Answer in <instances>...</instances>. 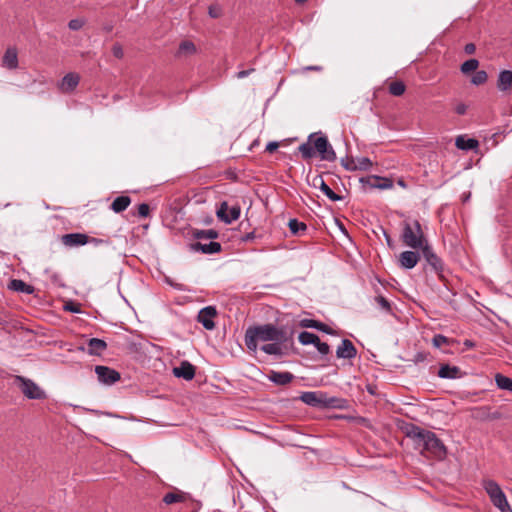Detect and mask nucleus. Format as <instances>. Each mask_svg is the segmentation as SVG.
<instances>
[{"mask_svg":"<svg viewBox=\"0 0 512 512\" xmlns=\"http://www.w3.org/2000/svg\"><path fill=\"white\" fill-rule=\"evenodd\" d=\"M361 183L367 185L371 189H391L393 187V181L386 177H380L371 175L360 179Z\"/></svg>","mask_w":512,"mask_h":512,"instance_id":"f8f14e48","label":"nucleus"},{"mask_svg":"<svg viewBox=\"0 0 512 512\" xmlns=\"http://www.w3.org/2000/svg\"><path fill=\"white\" fill-rule=\"evenodd\" d=\"M423 257L427 263L437 272L443 271V262L440 257L433 251L432 247L427 243L421 249Z\"/></svg>","mask_w":512,"mask_h":512,"instance_id":"ddd939ff","label":"nucleus"},{"mask_svg":"<svg viewBox=\"0 0 512 512\" xmlns=\"http://www.w3.org/2000/svg\"><path fill=\"white\" fill-rule=\"evenodd\" d=\"M475 50H476V47H475V45L473 43H468L464 47L465 53L469 54V55L473 54L475 52Z\"/></svg>","mask_w":512,"mask_h":512,"instance_id":"864d4df0","label":"nucleus"},{"mask_svg":"<svg viewBox=\"0 0 512 512\" xmlns=\"http://www.w3.org/2000/svg\"><path fill=\"white\" fill-rule=\"evenodd\" d=\"M80 76L77 73L70 72L66 74L59 83V89L64 93H70L78 86Z\"/></svg>","mask_w":512,"mask_h":512,"instance_id":"f3484780","label":"nucleus"},{"mask_svg":"<svg viewBox=\"0 0 512 512\" xmlns=\"http://www.w3.org/2000/svg\"><path fill=\"white\" fill-rule=\"evenodd\" d=\"M319 337L311 332L303 331L299 334L298 340L302 345H315L318 342Z\"/></svg>","mask_w":512,"mask_h":512,"instance_id":"f704fd0d","label":"nucleus"},{"mask_svg":"<svg viewBox=\"0 0 512 512\" xmlns=\"http://www.w3.org/2000/svg\"><path fill=\"white\" fill-rule=\"evenodd\" d=\"M61 241L68 247L83 246L89 243V236L83 233H69L63 235Z\"/></svg>","mask_w":512,"mask_h":512,"instance_id":"4468645a","label":"nucleus"},{"mask_svg":"<svg viewBox=\"0 0 512 512\" xmlns=\"http://www.w3.org/2000/svg\"><path fill=\"white\" fill-rule=\"evenodd\" d=\"M50 280L52 281L53 284H55L58 287H63L64 286V283L62 281V277L58 273H55V272L51 273L50 274Z\"/></svg>","mask_w":512,"mask_h":512,"instance_id":"49530a36","label":"nucleus"},{"mask_svg":"<svg viewBox=\"0 0 512 512\" xmlns=\"http://www.w3.org/2000/svg\"><path fill=\"white\" fill-rule=\"evenodd\" d=\"M423 360H424V356L421 353H419L415 356L416 362L423 361Z\"/></svg>","mask_w":512,"mask_h":512,"instance_id":"052dcab7","label":"nucleus"},{"mask_svg":"<svg viewBox=\"0 0 512 512\" xmlns=\"http://www.w3.org/2000/svg\"><path fill=\"white\" fill-rule=\"evenodd\" d=\"M357 355L354 344L349 339H343L336 350V356L342 359H352Z\"/></svg>","mask_w":512,"mask_h":512,"instance_id":"dca6fc26","label":"nucleus"},{"mask_svg":"<svg viewBox=\"0 0 512 512\" xmlns=\"http://www.w3.org/2000/svg\"><path fill=\"white\" fill-rule=\"evenodd\" d=\"M8 288L10 290L26 294H32L34 291V288L31 285L25 283L23 280L20 279L11 280L8 285Z\"/></svg>","mask_w":512,"mask_h":512,"instance_id":"c756f323","label":"nucleus"},{"mask_svg":"<svg viewBox=\"0 0 512 512\" xmlns=\"http://www.w3.org/2000/svg\"><path fill=\"white\" fill-rule=\"evenodd\" d=\"M300 326L304 328H314L327 334H334L333 330L328 325L313 319H302Z\"/></svg>","mask_w":512,"mask_h":512,"instance_id":"393cba45","label":"nucleus"},{"mask_svg":"<svg viewBox=\"0 0 512 512\" xmlns=\"http://www.w3.org/2000/svg\"><path fill=\"white\" fill-rule=\"evenodd\" d=\"M112 53L118 59H121L124 56L123 48L120 44L113 45Z\"/></svg>","mask_w":512,"mask_h":512,"instance_id":"de8ad7c7","label":"nucleus"},{"mask_svg":"<svg viewBox=\"0 0 512 512\" xmlns=\"http://www.w3.org/2000/svg\"><path fill=\"white\" fill-rule=\"evenodd\" d=\"M208 14L211 18H219L222 16V8L218 4H212L208 7Z\"/></svg>","mask_w":512,"mask_h":512,"instance_id":"79ce46f5","label":"nucleus"},{"mask_svg":"<svg viewBox=\"0 0 512 512\" xmlns=\"http://www.w3.org/2000/svg\"><path fill=\"white\" fill-rule=\"evenodd\" d=\"M191 249L203 254H215L221 251V244L219 242L210 241L209 243H202L200 241L192 243Z\"/></svg>","mask_w":512,"mask_h":512,"instance_id":"a211bd4d","label":"nucleus"},{"mask_svg":"<svg viewBox=\"0 0 512 512\" xmlns=\"http://www.w3.org/2000/svg\"><path fill=\"white\" fill-rule=\"evenodd\" d=\"M438 376L444 379H456L460 377V369L457 366L445 364L439 368Z\"/></svg>","mask_w":512,"mask_h":512,"instance_id":"c85d7f7f","label":"nucleus"},{"mask_svg":"<svg viewBox=\"0 0 512 512\" xmlns=\"http://www.w3.org/2000/svg\"><path fill=\"white\" fill-rule=\"evenodd\" d=\"M3 66L12 70L18 67V56L15 48H8L3 56Z\"/></svg>","mask_w":512,"mask_h":512,"instance_id":"a878e982","label":"nucleus"},{"mask_svg":"<svg viewBox=\"0 0 512 512\" xmlns=\"http://www.w3.org/2000/svg\"><path fill=\"white\" fill-rule=\"evenodd\" d=\"M16 382L20 384L22 393L29 399H43L44 391L32 380L23 376H16Z\"/></svg>","mask_w":512,"mask_h":512,"instance_id":"423d86ee","label":"nucleus"},{"mask_svg":"<svg viewBox=\"0 0 512 512\" xmlns=\"http://www.w3.org/2000/svg\"><path fill=\"white\" fill-rule=\"evenodd\" d=\"M375 302L386 313H392L391 303L385 297L379 295L375 298Z\"/></svg>","mask_w":512,"mask_h":512,"instance_id":"ea45409f","label":"nucleus"},{"mask_svg":"<svg viewBox=\"0 0 512 512\" xmlns=\"http://www.w3.org/2000/svg\"><path fill=\"white\" fill-rule=\"evenodd\" d=\"M241 209L238 205L229 207L226 202L221 203L217 210V217L226 224H230L240 217Z\"/></svg>","mask_w":512,"mask_h":512,"instance_id":"1a4fd4ad","label":"nucleus"},{"mask_svg":"<svg viewBox=\"0 0 512 512\" xmlns=\"http://www.w3.org/2000/svg\"><path fill=\"white\" fill-rule=\"evenodd\" d=\"M288 337L287 333L284 334V338H279V340H272L260 346V350L265 354L274 355V356H283L284 353V345L287 342Z\"/></svg>","mask_w":512,"mask_h":512,"instance_id":"9d476101","label":"nucleus"},{"mask_svg":"<svg viewBox=\"0 0 512 512\" xmlns=\"http://www.w3.org/2000/svg\"><path fill=\"white\" fill-rule=\"evenodd\" d=\"M298 150L306 160L313 158L316 153H319L321 159L326 161H334L336 159V153L326 136L316 137V134H310L307 142L302 143Z\"/></svg>","mask_w":512,"mask_h":512,"instance_id":"7ed1b4c3","label":"nucleus"},{"mask_svg":"<svg viewBox=\"0 0 512 512\" xmlns=\"http://www.w3.org/2000/svg\"><path fill=\"white\" fill-rule=\"evenodd\" d=\"M197 53L196 45L190 40H184L179 44L176 56L187 57Z\"/></svg>","mask_w":512,"mask_h":512,"instance_id":"bb28decb","label":"nucleus"},{"mask_svg":"<svg viewBox=\"0 0 512 512\" xmlns=\"http://www.w3.org/2000/svg\"><path fill=\"white\" fill-rule=\"evenodd\" d=\"M401 240L404 245L412 249H421L428 243L422 226L416 219L403 221Z\"/></svg>","mask_w":512,"mask_h":512,"instance_id":"20e7f679","label":"nucleus"},{"mask_svg":"<svg viewBox=\"0 0 512 512\" xmlns=\"http://www.w3.org/2000/svg\"><path fill=\"white\" fill-rule=\"evenodd\" d=\"M315 347L321 355H327L330 353V346L326 342H321L320 338L315 343Z\"/></svg>","mask_w":512,"mask_h":512,"instance_id":"c03bdc74","label":"nucleus"},{"mask_svg":"<svg viewBox=\"0 0 512 512\" xmlns=\"http://www.w3.org/2000/svg\"><path fill=\"white\" fill-rule=\"evenodd\" d=\"M255 71L254 68H250V69H247V70H241L239 71L237 74H236V77L238 79H243L245 77H248L251 73H253Z\"/></svg>","mask_w":512,"mask_h":512,"instance_id":"09e8293b","label":"nucleus"},{"mask_svg":"<svg viewBox=\"0 0 512 512\" xmlns=\"http://www.w3.org/2000/svg\"><path fill=\"white\" fill-rule=\"evenodd\" d=\"M512 87V71L510 70H503L499 73L498 81H497V88L502 91H508Z\"/></svg>","mask_w":512,"mask_h":512,"instance_id":"b1692460","label":"nucleus"},{"mask_svg":"<svg viewBox=\"0 0 512 512\" xmlns=\"http://www.w3.org/2000/svg\"><path fill=\"white\" fill-rule=\"evenodd\" d=\"M373 163L368 157H359L356 159L350 160L348 163L344 164L346 170L354 171H368L372 168Z\"/></svg>","mask_w":512,"mask_h":512,"instance_id":"aec40b11","label":"nucleus"},{"mask_svg":"<svg viewBox=\"0 0 512 512\" xmlns=\"http://www.w3.org/2000/svg\"><path fill=\"white\" fill-rule=\"evenodd\" d=\"M478 141L473 138H466L464 136H458L455 141V145L461 150H473L478 147Z\"/></svg>","mask_w":512,"mask_h":512,"instance_id":"7c9ffc66","label":"nucleus"},{"mask_svg":"<svg viewBox=\"0 0 512 512\" xmlns=\"http://www.w3.org/2000/svg\"><path fill=\"white\" fill-rule=\"evenodd\" d=\"M267 378L276 385H287L289 384L293 379L294 375L290 372H279L271 370L269 374L267 375Z\"/></svg>","mask_w":512,"mask_h":512,"instance_id":"412c9836","label":"nucleus"},{"mask_svg":"<svg viewBox=\"0 0 512 512\" xmlns=\"http://www.w3.org/2000/svg\"><path fill=\"white\" fill-rule=\"evenodd\" d=\"M288 226L293 235H298L300 232H304L307 229L306 224L297 219H290Z\"/></svg>","mask_w":512,"mask_h":512,"instance_id":"e433bc0d","label":"nucleus"},{"mask_svg":"<svg viewBox=\"0 0 512 512\" xmlns=\"http://www.w3.org/2000/svg\"><path fill=\"white\" fill-rule=\"evenodd\" d=\"M216 315V308L214 306H207L199 311L197 320L203 325L205 329L212 330L215 328L214 318Z\"/></svg>","mask_w":512,"mask_h":512,"instance_id":"9b49d317","label":"nucleus"},{"mask_svg":"<svg viewBox=\"0 0 512 512\" xmlns=\"http://www.w3.org/2000/svg\"><path fill=\"white\" fill-rule=\"evenodd\" d=\"M149 212H150V208H149V205L146 204V203H141L139 206H138V215L142 218H145L149 215Z\"/></svg>","mask_w":512,"mask_h":512,"instance_id":"a18cd8bd","label":"nucleus"},{"mask_svg":"<svg viewBox=\"0 0 512 512\" xmlns=\"http://www.w3.org/2000/svg\"><path fill=\"white\" fill-rule=\"evenodd\" d=\"M130 204H131V198L126 195H121V196L116 197L113 200L110 208L115 213H121V212L125 211Z\"/></svg>","mask_w":512,"mask_h":512,"instance_id":"cd10ccee","label":"nucleus"},{"mask_svg":"<svg viewBox=\"0 0 512 512\" xmlns=\"http://www.w3.org/2000/svg\"><path fill=\"white\" fill-rule=\"evenodd\" d=\"M389 93L393 96L399 97L404 94L406 86L404 82L397 80L393 81L388 86Z\"/></svg>","mask_w":512,"mask_h":512,"instance_id":"473e14b6","label":"nucleus"},{"mask_svg":"<svg viewBox=\"0 0 512 512\" xmlns=\"http://www.w3.org/2000/svg\"><path fill=\"white\" fill-rule=\"evenodd\" d=\"M89 243H93L94 245H100V244L107 243V241L100 239V238H90L89 237Z\"/></svg>","mask_w":512,"mask_h":512,"instance_id":"4d7b16f0","label":"nucleus"},{"mask_svg":"<svg viewBox=\"0 0 512 512\" xmlns=\"http://www.w3.org/2000/svg\"><path fill=\"white\" fill-rule=\"evenodd\" d=\"M478 66L479 62L477 59H469L461 65L460 70L462 73L468 74L472 71H475L478 68Z\"/></svg>","mask_w":512,"mask_h":512,"instance_id":"4c0bfd02","label":"nucleus"},{"mask_svg":"<svg viewBox=\"0 0 512 512\" xmlns=\"http://www.w3.org/2000/svg\"><path fill=\"white\" fill-rule=\"evenodd\" d=\"M173 374L178 378L189 381L195 376V367L188 361H182L178 367L173 369Z\"/></svg>","mask_w":512,"mask_h":512,"instance_id":"6ab92c4d","label":"nucleus"},{"mask_svg":"<svg viewBox=\"0 0 512 512\" xmlns=\"http://www.w3.org/2000/svg\"><path fill=\"white\" fill-rule=\"evenodd\" d=\"M487 73L484 70L476 71L471 78V83L474 85H482L487 81Z\"/></svg>","mask_w":512,"mask_h":512,"instance_id":"58836bf2","label":"nucleus"},{"mask_svg":"<svg viewBox=\"0 0 512 512\" xmlns=\"http://www.w3.org/2000/svg\"><path fill=\"white\" fill-rule=\"evenodd\" d=\"M384 236H385V239H386L387 245H388L390 248H393V247H394V242H393L392 238L390 237V235H389L387 232H384Z\"/></svg>","mask_w":512,"mask_h":512,"instance_id":"13d9d810","label":"nucleus"},{"mask_svg":"<svg viewBox=\"0 0 512 512\" xmlns=\"http://www.w3.org/2000/svg\"><path fill=\"white\" fill-rule=\"evenodd\" d=\"M366 390L369 394L371 395H376V390H377V386L376 385H373V384H367L366 385Z\"/></svg>","mask_w":512,"mask_h":512,"instance_id":"5fc2aeb1","label":"nucleus"},{"mask_svg":"<svg viewBox=\"0 0 512 512\" xmlns=\"http://www.w3.org/2000/svg\"><path fill=\"white\" fill-rule=\"evenodd\" d=\"M464 344H465L466 346H468V347H473V346H474L473 342H471L470 340H466V341L464 342Z\"/></svg>","mask_w":512,"mask_h":512,"instance_id":"680f3d73","label":"nucleus"},{"mask_svg":"<svg viewBox=\"0 0 512 512\" xmlns=\"http://www.w3.org/2000/svg\"><path fill=\"white\" fill-rule=\"evenodd\" d=\"M194 238L198 240H210L215 239L218 237L217 231L213 229H207V230H195L193 232Z\"/></svg>","mask_w":512,"mask_h":512,"instance_id":"72a5a7b5","label":"nucleus"},{"mask_svg":"<svg viewBox=\"0 0 512 512\" xmlns=\"http://www.w3.org/2000/svg\"><path fill=\"white\" fill-rule=\"evenodd\" d=\"M297 3L302 4L305 3L307 0H295Z\"/></svg>","mask_w":512,"mask_h":512,"instance_id":"e2e57ef3","label":"nucleus"},{"mask_svg":"<svg viewBox=\"0 0 512 512\" xmlns=\"http://www.w3.org/2000/svg\"><path fill=\"white\" fill-rule=\"evenodd\" d=\"M495 382L499 389L512 392V379L500 373L495 375Z\"/></svg>","mask_w":512,"mask_h":512,"instance_id":"2f4dec72","label":"nucleus"},{"mask_svg":"<svg viewBox=\"0 0 512 512\" xmlns=\"http://www.w3.org/2000/svg\"><path fill=\"white\" fill-rule=\"evenodd\" d=\"M184 500L185 495L181 492H169L163 497V502L167 505L183 502Z\"/></svg>","mask_w":512,"mask_h":512,"instance_id":"c9c22d12","label":"nucleus"},{"mask_svg":"<svg viewBox=\"0 0 512 512\" xmlns=\"http://www.w3.org/2000/svg\"><path fill=\"white\" fill-rule=\"evenodd\" d=\"M255 238V232L252 231V232H249L247 234H245L243 237H242V241L244 242H248V241H251Z\"/></svg>","mask_w":512,"mask_h":512,"instance_id":"6e6d98bb","label":"nucleus"},{"mask_svg":"<svg viewBox=\"0 0 512 512\" xmlns=\"http://www.w3.org/2000/svg\"><path fill=\"white\" fill-rule=\"evenodd\" d=\"M483 486L495 507H497L501 512H512V508L507 501L506 495L497 482L494 480H485L483 482Z\"/></svg>","mask_w":512,"mask_h":512,"instance_id":"39448f33","label":"nucleus"},{"mask_svg":"<svg viewBox=\"0 0 512 512\" xmlns=\"http://www.w3.org/2000/svg\"><path fill=\"white\" fill-rule=\"evenodd\" d=\"M420 260V254L415 251L407 250L399 255V265L404 269L414 268Z\"/></svg>","mask_w":512,"mask_h":512,"instance_id":"2eb2a0df","label":"nucleus"},{"mask_svg":"<svg viewBox=\"0 0 512 512\" xmlns=\"http://www.w3.org/2000/svg\"><path fill=\"white\" fill-rule=\"evenodd\" d=\"M405 435L413 441L415 449L419 450L421 455L437 460L446 457L447 449L434 432L409 424L405 428Z\"/></svg>","mask_w":512,"mask_h":512,"instance_id":"f257e3e1","label":"nucleus"},{"mask_svg":"<svg viewBox=\"0 0 512 512\" xmlns=\"http://www.w3.org/2000/svg\"><path fill=\"white\" fill-rule=\"evenodd\" d=\"M302 70L303 71H317V72H320V71L323 70V67L319 66V65H311V66L303 67Z\"/></svg>","mask_w":512,"mask_h":512,"instance_id":"603ef678","label":"nucleus"},{"mask_svg":"<svg viewBox=\"0 0 512 512\" xmlns=\"http://www.w3.org/2000/svg\"><path fill=\"white\" fill-rule=\"evenodd\" d=\"M278 147H279V143L276 141H272L266 145V151L269 153H273L274 151H276L278 149Z\"/></svg>","mask_w":512,"mask_h":512,"instance_id":"8fccbe9b","label":"nucleus"},{"mask_svg":"<svg viewBox=\"0 0 512 512\" xmlns=\"http://www.w3.org/2000/svg\"><path fill=\"white\" fill-rule=\"evenodd\" d=\"M300 400L312 407H327L331 404L323 392L307 391L300 395Z\"/></svg>","mask_w":512,"mask_h":512,"instance_id":"6e6552de","label":"nucleus"},{"mask_svg":"<svg viewBox=\"0 0 512 512\" xmlns=\"http://www.w3.org/2000/svg\"><path fill=\"white\" fill-rule=\"evenodd\" d=\"M85 25V19L83 18H76L72 19L68 23V27L70 30L78 31Z\"/></svg>","mask_w":512,"mask_h":512,"instance_id":"37998d69","label":"nucleus"},{"mask_svg":"<svg viewBox=\"0 0 512 512\" xmlns=\"http://www.w3.org/2000/svg\"><path fill=\"white\" fill-rule=\"evenodd\" d=\"M107 348V344L104 340L99 338H91L88 341L87 352L90 355H101Z\"/></svg>","mask_w":512,"mask_h":512,"instance_id":"5701e85b","label":"nucleus"},{"mask_svg":"<svg viewBox=\"0 0 512 512\" xmlns=\"http://www.w3.org/2000/svg\"><path fill=\"white\" fill-rule=\"evenodd\" d=\"M314 187H318L331 201L336 202L342 200V197L336 194L323 180L322 177H315L313 180Z\"/></svg>","mask_w":512,"mask_h":512,"instance_id":"4be33fe9","label":"nucleus"},{"mask_svg":"<svg viewBox=\"0 0 512 512\" xmlns=\"http://www.w3.org/2000/svg\"><path fill=\"white\" fill-rule=\"evenodd\" d=\"M286 331L282 327L274 324H262L250 326L247 328L244 336L245 345L249 351L255 353L259 348V343H266L272 340H279L284 338Z\"/></svg>","mask_w":512,"mask_h":512,"instance_id":"f03ea898","label":"nucleus"},{"mask_svg":"<svg viewBox=\"0 0 512 512\" xmlns=\"http://www.w3.org/2000/svg\"><path fill=\"white\" fill-rule=\"evenodd\" d=\"M65 308H66V310L74 312V313H78L80 311V309L77 306H75L74 304L66 305Z\"/></svg>","mask_w":512,"mask_h":512,"instance_id":"bf43d9fd","label":"nucleus"},{"mask_svg":"<svg viewBox=\"0 0 512 512\" xmlns=\"http://www.w3.org/2000/svg\"><path fill=\"white\" fill-rule=\"evenodd\" d=\"M95 373L98 381L103 385H113L118 382L121 378L120 373L113 368L103 365H97L95 367Z\"/></svg>","mask_w":512,"mask_h":512,"instance_id":"0eeeda50","label":"nucleus"},{"mask_svg":"<svg viewBox=\"0 0 512 512\" xmlns=\"http://www.w3.org/2000/svg\"><path fill=\"white\" fill-rule=\"evenodd\" d=\"M450 339L442 334H436L432 339V344L436 348H440L444 344H449Z\"/></svg>","mask_w":512,"mask_h":512,"instance_id":"a19ab883","label":"nucleus"},{"mask_svg":"<svg viewBox=\"0 0 512 512\" xmlns=\"http://www.w3.org/2000/svg\"><path fill=\"white\" fill-rule=\"evenodd\" d=\"M467 111V106L464 103H459L455 107V112L458 115H464Z\"/></svg>","mask_w":512,"mask_h":512,"instance_id":"3c124183","label":"nucleus"}]
</instances>
